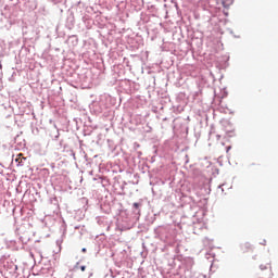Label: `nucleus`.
<instances>
[{
    "label": "nucleus",
    "mask_w": 278,
    "mask_h": 278,
    "mask_svg": "<svg viewBox=\"0 0 278 278\" xmlns=\"http://www.w3.org/2000/svg\"><path fill=\"white\" fill-rule=\"evenodd\" d=\"M240 251L241 253H253V245H251L249 242H245L241 244Z\"/></svg>",
    "instance_id": "obj_1"
},
{
    "label": "nucleus",
    "mask_w": 278,
    "mask_h": 278,
    "mask_svg": "<svg viewBox=\"0 0 278 278\" xmlns=\"http://www.w3.org/2000/svg\"><path fill=\"white\" fill-rule=\"evenodd\" d=\"M222 3L224 8H230L233 5V0H222Z\"/></svg>",
    "instance_id": "obj_2"
},
{
    "label": "nucleus",
    "mask_w": 278,
    "mask_h": 278,
    "mask_svg": "<svg viewBox=\"0 0 278 278\" xmlns=\"http://www.w3.org/2000/svg\"><path fill=\"white\" fill-rule=\"evenodd\" d=\"M23 160H25V157H23V153H20L17 155V157L15 159V162H17L18 165H21V163L23 162Z\"/></svg>",
    "instance_id": "obj_3"
},
{
    "label": "nucleus",
    "mask_w": 278,
    "mask_h": 278,
    "mask_svg": "<svg viewBox=\"0 0 278 278\" xmlns=\"http://www.w3.org/2000/svg\"><path fill=\"white\" fill-rule=\"evenodd\" d=\"M268 265H261V270H267Z\"/></svg>",
    "instance_id": "obj_4"
},
{
    "label": "nucleus",
    "mask_w": 278,
    "mask_h": 278,
    "mask_svg": "<svg viewBox=\"0 0 278 278\" xmlns=\"http://www.w3.org/2000/svg\"><path fill=\"white\" fill-rule=\"evenodd\" d=\"M81 273L86 271V265L80 266Z\"/></svg>",
    "instance_id": "obj_5"
},
{
    "label": "nucleus",
    "mask_w": 278,
    "mask_h": 278,
    "mask_svg": "<svg viewBox=\"0 0 278 278\" xmlns=\"http://www.w3.org/2000/svg\"><path fill=\"white\" fill-rule=\"evenodd\" d=\"M134 207H136V210H138V207H140V204H138L137 202L134 203Z\"/></svg>",
    "instance_id": "obj_6"
},
{
    "label": "nucleus",
    "mask_w": 278,
    "mask_h": 278,
    "mask_svg": "<svg viewBox=\"0 0 278 278\" xmlns=\"http://www.w3.org/2000/svg\"><path fill=\"white\" fill-rule=\"evenodd\" d=\"M75 268H76V269L79 268V263H76Z\"/></svg>",
    "instance_id": "obj_7"
},
{
    "label": "nucleus",
    "mask_w": 278,
    "mask_h": 278,
    "mask_svg": "<svg viewBox=\"0 0 278 278\" xmlns=\"http://www.w3.org/2000/svg\"><path fill=\"white\" fill-rule=\"evenodd\" d=\"M261 244L266 245V240H264L263 242H261Z\"/></svg>",
    "instance_id": "obj_8"
},
{
    "label": "nucleus",
    "mask_w": 278,
    "mask_h": 278,
    "mask_svg": "<svg viewBox=\"0 0 278 278\" xmlns=\"http://www.w3.org/2000/svg\"><path fill=\"white\" fill-rule=\"evenodd\" d=\"M81 251H83V253H86L87 250H86V248H83Z\"/></svg>",
    "instance_id": "obj_9"
}]
</instances>
